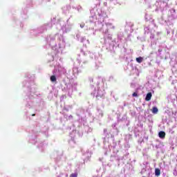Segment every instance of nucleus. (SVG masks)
<instances>
[{"mask_svg":"<svg viewBox=\"0 0 177 177\" xmlns=\"http://www.w3.org/2000/svg\"><path fill=\"white\" fill-rule=\"evenodd\" d=\"M165 131H160L158 133V136L160 139H165Z\"/></svg>","mask_w":177,"mask_h":177,"instance_id":"nucleus-1","label":"nucleus"},{"mask_svg":"<svg viewBox=\"0 0 177 177\" xmlns=\"http://www.w3.org/2000/svg\"><path fill=\"white\" fill-rule=\"evenodd\" d=\"M151 96H152L151 93H148L147 94L146 97H145V100L147 102H149V100H151Z\"/></svg>","mask_w":177,"mask_h":177,"instance_id":"nucleus-2","label":"nucleus"},{"mask_svg":"<svg viewBox=\"0 0 177 177\" xmlns=\"http://www.w3.org/2000/svg\"><path fill=\"white\" fill-rule=\"evenodd\" d=\"M155 175L156 176H160V175H161V171L160 170V169H155Z\"/></svg>","mask_w":177,"mask_h":177,"instance_id":"nucleus-3","label":"nucleus"},{"mask_svg":"<svg viewBox=\"0 0 177 177\" xmlns=\"http://www.w3.org/2000/svg\"><path fill=\"white\" fill-rule=\"evenodd\" d=\"M152 113L153 114H157V113H158V109L156 106H153L152 109Z\"/></svg>","mask_w":177,"mask_h":177,"instance_id":"nucleus-4","label":"nucleus"},{"mask_svg":"<svg viewBox=\"0 0 177 177\" xmlns=\"http://www.w3.org/2000/svg\"><path fill=\"white\" fill-rule=\"evenodd\" d=\"M136 62L137 63H142V62H143V57H139L136 58Z\"/></svg>","mask_w":177,"mask_h":177,"instance_id":"nucleus-5","label":"nucleus"},{"mask_svg":"<svg viewBox=\"0 0 177 177\" xmlns=\"http://www.w3.org/2000/svg\"><path fill=\"white\" fill-rule=\"evenodd\" d=\"M50 81H51V82H56V76L55 75H52L50 77Z\"/></svg>","mask_w":177,"mask_h":177,"instance_id":"nucleus-6","label":"nucleus"},{"mask_svg":"<svg viewBox=\"0 0 177 177\" xmlns=\"http://www.w3.org/2000/svg\"><path fill=\"white\" fill-rule=\"evenodd\" d=\"M78 174L77 173H73L70 175V177H77Z\"/></svg>","mask_w":177,"mask_h":177,"instance_id":"nucleus-7","label":"nucleus"},{"mask_svg":"<svg viewBox=\"0 0 177 177\" xmlns=\"http://www.w3.org/2000/svg\"><path fill=\"white\" fill-rule=\"evenodd\" d=\"M132 97H138V93H133L132 94Z\"/></svg>","mask_w":177,"mask_h":177,"instance_id":"nucleus-8","label":"nucleus"},{"mask_svg":"<svg viewBox=\"0 0 177 177\" xmlns=\"http://www.w3.org/2000/svg\"><path fill=\"white\" fill-rule=\"evenodd\" d=\"M84 26H85L84 24L80 25L81 28H84Z\"/></svg>","mask_w":177,"mask_h":177,"instance_id":"nucleus-9","label":"nucleus"}]
</instances>
